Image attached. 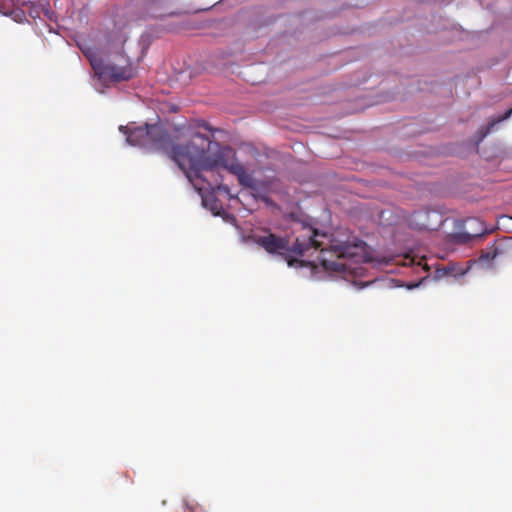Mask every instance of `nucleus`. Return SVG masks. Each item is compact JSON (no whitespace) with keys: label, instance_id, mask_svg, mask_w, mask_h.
<instances>
[{"label":"nucleus","instance_id":"nucleus-1","mask_svg":"<svg viewBox=\"0 0 512 512\" xmlns=\"http://www.w3.org/2000/svg\"><path fill=\"white\" fill-rule=\"evenodd\" d=\"M302 231L292 247L289 238L269 231L263 235H254L253 240L267 253L283 256L290 267L299 263L291 254L301 257L310 250H319V260L326 271L355 276L363 274L360 263L368 261L366 244L348 230L337 229L328 235L319 233L311 226H303Z\"/></svg>","mask_w":512,"mask_h":512},{"label":"nucleus","instance_id":"nucleus-2","mask_svg":"<svg viewBox=\"0 0 512 512\" xmlns=\"http://www.w3.org/2000/svg\"><path fill=\"white\" fill-rule=\"evenodd\" d=\"M194 138L201 140V144L197 145L192 140L188 142V147H178L171 154L172 160L191 181V171L195 173L196 177H199L200 170L214 172L219 168H224L238 177L246 170L239 162L230 164L227 162L225 158V151L227 149H220L213 154L209 153L211 142L205 135L196 133Z\"/></svg>","mask_w":512,"mask_h":512},{"label":"nucleus","instance_id":"nucleus-3","mask_svg":"<svg viewBox=\"0 0 512 512\" xmlns=\"http://www.w3.org/2000/svg\"><path fill=\"white\" fill-rule=\"evenodd\" d=\"M119 129L126 136L129 144L163 151L171 160V154L176 148L188 147V143L185 145L173 144L170 134L158 124H144L137 127L120 126Z\"/></svg>","mask_w":512,"mask_h":512},{"label":"nucleus","instance_id":"nucleus-4","mask_svg":"<svg viewBox=\"0 0 512 512\" xmlns=\"http://www.w3.org/2000/svg\"><path fill=\"white\" fill-rule=\"evenodd\" d=\"M89 60L95 74L102 79L120 82L129 80L134 76V71L130 64L118 66L105 63L97 57H89Z\"/></svg>","mask_w":512,"mask_h":512},{"label":"nucleus","instance_id":"nucleus-5","mask_svg":"<svg viewBox=\"0 0 512 512\" xmlns=\"http://www.w3.org/2000/svg\"><path fill=\"white\" fill-rule=\"evenodd\" d=\"M506 253L504 241H495L492 245L481 251L479 261L481 263H490L491 261L503 257Z\"/></svg>","mask_w":512,"mask_h":512},{"label":"nucleus","instance_id":"nucleus-6","mask_svg":"<svg viewBox=\"0 0 512 512\" xmlns=\"http://www.w3.org/2000/svg\"><path fill=\"white\" fill-rule=\"evenodd\" d=\"M0 13L11 16L17 22H21L24 17V12L15 6L13 0H0Z\"/></svg>","mask_w":512,"mask_h":512},{"label":"nucleus","instance_id":"nucleus-7","mask_svg":"<svg viewBox=\"0 0 512 512\" xmlns=\"http://www.w3.org/2000/svg\"><path fill=\"white\" fill-rule=\"evenodd\" d=\"M41 3H43V1H39L38 3H23V7L20 9L21 11L24 12L23 19L26 17V14H29V16L33 19L40 18L42 15Z\"/></svg>","mask_w":512,"mask_h":512},{"label":"nucleus","instance_id":"nucleus-8","mask_svg":"<svg viewBox=\"0 0 512 512\" xmlns=\"http://www.w3.org/2000/svg\"><path fill=\"white\" fill-rule=\"evenodd\" d=\"M512 115V107L508 109L504 114L498 116L497 118H493L488 122L487 131L485 134L489 133L496 124L508 119Z\"/></svg>","mask_w":512,"mask_h":512},{"label":"nucleus","instance_id":"nucleus-9","mask_svg":"<svg viewBox=\"0 0 512 512\" xmlns=\"http://www.w3.org/2000/svg\"><path fill=\"white\" fill-rule=\"evenodd\" d=\"M239 183L245 187L253 186V178L252 176L245 170L241 175L237 177Z\"/></svg>","mask_w":512,"mask_h":512},{"label":"nucleus","instance_id":"nucleus-10","mask_svg":"<svg viewBox=\"0 0 512 512\" xmlns=\"http://www.w3.org/2000/svg\"><path fill=\"white\" fill-rule=\"evenodd\" d=\"M41 11L42 14L50 21L54 20V12L50 9L49 2L46 0H43V3H41Z\"/></svg>","mask_w":512,"mask_h":512},{"label":"nucleus","instance_id":"nucleus-11","mask_svg":"<svg viewBox=\"0 0 512 512\" xmlns=\"http://www.w3.org/2000/svg\"><path fill=\"white\" fill-rule=\"evenodd\" d=\"M192 173V181L188 178V180L193 184V186L198 190V191H201L202 188L201 187H197L196 183H195V180H198V179H202V181H205V178H202V175H201V171L199 172V177H196L195 176V173L193 171H191Z\"/></svg>","mask_w":512,"mask_h":512},{"label":"nucleus","instance_id":"nucleus-12","mask_svg":"<svg viewBox=\"0 0 512 512\" xmlns=\"http://www.w3.org/2000/svg\"><path fill=\"white\" fill-rule=\"evenodd\" d=\"M215 186H217L218 189L227 190V187L223 186L218 179L215 180Z\"/></svg>","mask_w":512,"mask_h":512},{"label":"nucleus","instance_id":"nucleus-13","mask_svg":"<svg viewBox=\"0 0 512 512\" xmlns=\"http://www.w3.org/2000/svg\"><path fill=\"white\" fill-rule=\"evenodd\" d=\"M421 229H429V226L426 225V224H422V226L420 227Z\"/></svg>","mask_w":512,"mask_h":512},{"label":"nucleus","instance_id":"nucleus-14","mask_svg":"<svg viewBox=\"0 0 512 512\" xmlns=\"http://www.w3.org/2000/svg\"><path fill=\"white\" fill-rule=\"evenodd\" d=\"M187 508L190 510V512H194V508L187 504Z\"/></svg>","mask_w":512,"mask_h":512},{"label":"nucleus","instance_id":"nucleus-15","mask_svg":"<svg viewBox=\"0 0 512 512\" xmlns=\"http://www.w3.org/2000/svg\"><path fill=\"white\" fill-rule=\"evenodd\" d=\"M511 219H512V216H511Z\"/></svg>","mask_w":512,"mask_h":512}]
</instances>
